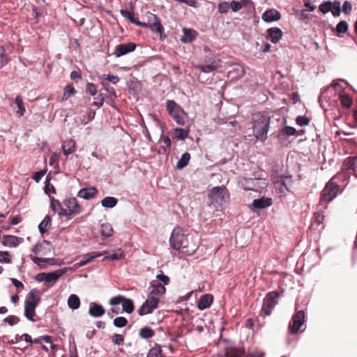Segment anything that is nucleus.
Returning a JSON list of instances; mask_svg holds the SVG:
<instances>
[{"label":"nucleus","instance_id":"obj_1","mask_svg":"<svg viewBox=\"0 0 357 357\" xmlns=\"http://www.w3.org/2000/svg\"><path fill=\"white\" fill-rule=\"evenodd\" d=\"M169 243L173 249L176 250H182L183 252L193 253L197 249L195 244L189 243L188 234H185L181 227H176L172 231Z\"/></svg>","mask_w":357,"mask_h":357},{"label":"nucleus","instance_id":"obj_2","mask_svg":"<svg viewBox=\"0 0 357 357\" xmlns=\"http://www.w3.org/2000/svg\"><path fill=\"white\" fill-rule=\"evenodd\" d=\"M271 118L263 113L257 112L252 116V132L259 141L264 142L267 138Z\"/></svg>","mask_w":357,"mask_h":357},{"label":"nucleus","instance_id":"obj_3","mask_svg":"<svg viewBox=\"0 0 357 357\" xmlns=\"http://www.w3.org/2000/svg\"><path fill=\"white\" fill-rule=\"evenodd\" d=\"M40 301V292L37 289H32L26 296L24 301V316L31 321H35L36 309Z\"/></svg>","mask_w":357,"mask_h":357},{"label":"nucleus","instance_id":"obj_4","mask_svg":"<svg viewBox=\"0 0 357 357\" xmlns=\"http://www.w3.org/2000/svg\"><path fill=\"white\" fill-rule=\"evenodd\" d=\"M210 204L213 205L217 210L229 203V194L225 187H215L210 190L208 194Z\"/></svg>","mask_w":357,"mask_h":357},{"label":"nucleus","instance_id":"obj_5","mask_svg":"<svg viewBox=\"0 0 357 357\" xmlns=\"http://www.w3.org/2000/svg\"><path fill=\"white\" fill-rule=\"evenodd\" d=\"M339 190V185L333 181V178L331 179L321 192L319 205L326 208L327 204L337 197Z\"/></svg>","mask_w":357,"mask_h":357},{"label":"nucleus","instance_id":"obj_6","mask_svg":"<svg viewBox=\"0 0 357 357\" xmlns=\"http://www.w3.org/2000/svg\"><path fill=\"white\" fill-rule=\"evenodd\" d=\"M168 114L179 125L184 126L188 119V114L183 108L174 100H168L166 102Z\"/></svg>","mask_w":357,"mask_h":357},{"label":"nucleus","instance_id":"obj_7","mask_svg":"<svg viewBox=\"0 0 357 357\" xmlns=\"http://www.w3.org/2000/svg\"><path fill=\"white\" fill-rule=\"evenodd\" d=\"M222 66V61L220 59L213 55L205 56L202 63L197 65L196 68L205 73H210Z\"/></svg>","mask_w":357,"mask_h":357},{"label":"nucleus","instance_id":"obj_8","mask_svg":"<svg viewBox=\"0 0 357 357\" xmlns=\"http://www.w3.org/2000/svg\"><path fill=\"white\" fill-rule=\"evenodd\" d=\"M279 294L278 291H271L268 293L263 300V304L261 307V312L265 316H269L272 310L278 303Z\"/></svg>","mask_w":357,"mask_h":357},{"label":"nucleus","instance_id":"obj_9","mask_svg":"<svg viewBox=\"0 0 357 357\" xmlns=\"http://www.w3.org/2000/svg\"><path fill=\"white\" fill-rule=\"evenodd\" d=\"M147 17L148 22H142L145 25L141 26L150 28L151 31L158 33L160 36H162V33H164V28L160 22V19L156 16V15L151 13H148Z\"/></svg>","mask_w":357,"mask_h":357},{"label":"nucleus","instance_id":"obj_10","mask_svg":"<svg viewBox=\"0 0 357 357\" xmlns=\"http://www.w3.org/2000/svg\"><path fill=\"white\" fill-rule=\"evenodd\" d=\"M159 301L151 296H148L146 300L139 309L138 314L140 316H144L151 314L154 310L158 307Z\"/></svg>","mask_w":357,"mask_h":357},{"label":"nucleus","instance_id":"obj_11","mask_svg":"<svg viewBox=\"0 0 357 357\" xmlns=\"http://www.w3.org/2000/svg\"><path fill=\"white\" fill-rule=\"evenodd\" d=\"M305 321V313L303 310L297 311L292 317L289 325L291 333H296Z\"/></svg>","mask_w":357,"mask_h":357},{"label":"nucleus","instance_id":"obj_12","mask_svg":"<svg viewBox=\"0 0 357 357\" xmlns=\"http://www.w3.org/2000/svg\"><path fill=\"white\" fill-rule=\"evenodd\" d=\"M263 184L264 185H266V183L265 180L258 178H245L242 181V185L245 190H254L258 191L259 185Z\"/></svg>","mask_w":357,"mask_h":357},{"label":"nucleus","instance_id":"obj_13","mask_svg":"<svg viewBox=\"0 0 357 357\" xmlns=\"http://www.w3.org/2000/svg\"><path fill=\"white\" fill-rule=\"evenodd\" d=\"M64 205L68 210L69 216H75L81 213V206L75 197H70L65 200Z\"/></svg>","mask_w":357,"mask_h":357},{"label":"nucleus","instance_id":"obj_14","mask_svg":"<svg viewBox=\"0 0 357 357\" xmlns=\"http://www.w3.org/2000/svg\"><path fill=\"white\" fill-rule=\"evenodd\" d=\"M136 48L134 43H121L116 46L115 51L113 54L116 57L122 56L126 54L133 52Z\"/></svg>","mask_w":357,"mask_h":357},{"label":"nucleus","instance_id":"obj_15","mask_svg":"<svg viewBox=\"0 0 357 357\" xmlns=\"http://www.w3.org/2000/svg\"><path fill=\"white\" fill-rule=\"evenodd\" d=\"M66 272L65 268L58 269L54 272L46 273L45 275V284L48 288H50L54 285L58 279Z\"/></svg>","mask_w":357,"mask_h":357},{"label":"nucleus","instance_id":"obj_16","mask_svg":"<svg viewBox=\"0 0 357 357\" xmlns=\"http://www.w3.org/2000/svg\"><path fill=\"white\" fill-rule=\"evenodd\" d=\"M106 252H91L85 255H83L81 257L82 259L77 263L78 267H82L86 265L89 263L93 261L96 258L105 255Z\"/></svg>","mask_w":357,"mask_h":357},{"label":"nucleus","instance_id":"obj_17","mask_svg":"<svg viewBox=\"0 0 357 357\" xmlns=\"http://www.w3.org/2000/svg\"><path fill=\"white\" fill-rule=\"evenodd\" d=\"M280 18V13L275 8L266 10L261 15L262 20L268 23L278 21Z\"/></svg>","mask_w":357,"mask_h":357},{"label":"nucleus","instance_id":"obj_18","mask_svg":"<svg viewBox=\"0 0 357 357\" xmlns=\"http://www.w3.org/2000/svg\"><path fill=\"white\" fill-rule=\"evenodd\" d=\"M150 292L148 296H151L157 298L160 301V297L165 293L166 289L164 285L160 283L154 284L151 283L149 287Z\"/></svg>","mask_w":357,"mask_h":357},{"label":"nucleus","instance_id":"obj_19","mask_svg":"<svg viewBox=\"0 0 357 357\" xmlns=\"http://www.w3.org/2000/svg\"><path fill=\"white\" fill-rule=\"evenodd\" d=\"M282 36V31L278 27H271L266 31V38L275 44L280 41Z\"/></svg>","mask_w":357,"mask_h":357},{"label":"nucleus","instance_id":"obj_20","mask_svg":"<svg viewBox=\"0 0 357 357\" xmlns=\"http://www.w3.org/2000/svg\"><path fill=\"white\" fill-rule=\"evenodd\" d=\"M213 301V296L210 294H206L200 296L197 301V307L204 310L211 307Z\"/></svg>","mask_w":357,"mask_h":357},{"label":"nucleus","instance_id":"obj_21","mask_svg":"<svg viewBox=\"0 0 357 357\" xmlns=\"http://www.w3.org/2000/svg\"><path fill=\"white\" fill-rule=\"evenodd\" d=\"M105 313L104 307L96 303L91 302L89 304V314L91 317L98 318L102 317Z\"/></svg>","mask_w":357,"mask_h":357},{"label":"nucleus","instance_id":"obj_22","mask_svg":"<svg viewBox=\"0 0 357 357\" xmlns=\"http://www.w3.org/2000/svg\"><path fill=\"white\" fill-rule=\"evenodd\" d=\"M343 169L347 170L357 177V158H347L343 163Z\"/></svg>","mask_w":357,"mask_h":357},{"label":"nucleus","instance_id":"obj_23","mask_svg":"<svg viewBox=\"0 0 357 357\" xmlns=\"http://www.w3.org/2000/svg\"><path fill=\"white\" fill-rule=\"evenodd\" d=\"M22 241V238H20L15 236L6 235L3 237L2 243L5 246L15 248L17 247Z\"/></svg>","mask_w":357,"mask_h":357},{"label":"nucleus","instance_id":"obj_24","mask_svg":"<svg viewBox=\"0 0 357 357\" xmlns=\"http://www.w3.org/2000/svg\"><path fill=\"white\" fill-rule=\"evenodd\" d=\"M183 36L181 38V40L183 43H189L192 42L198 35L196 31L187 28H184L183 29Z\"/></svg>","mask_w":357,"mask_h":357},{"label":"nucleus","instance_id":"obj_25","mask_svg":"<svg viewBox=\"0 0 357 357\" xmlns=\"http://www.w3.org/2000/svg\"><path fill=\"white\" fill-rule=\"evenodd\" d=\"M272 204V199L271 198H261L254 199L250 208L254 211V208L261 209L269 206Z\"/></svg>","mask_w":357,"mask_h":357},{"label":"nucleus","instance_id":"obj_26","mask_svg":"<svg viewBox=\"0 0 357 357\" xmlns=\"http://www.w3.org/2000/svg\"><path fill=\"white\" fill-rule=\"evenodd\" d=\"M97 192L98 190L94 187L89 188H82L78 192L77 196L80 198L89 200L93 198Z\"/></svg>","mask_w":357,"mask_h":357},{"label":"nucleus","instance_id":"obj_27","mask_svg":"<svg viewBox=\"0 0 357 357\" xmlns=\"http://www.w3.org/2000/svg\"><path fill=\"white\" fill-rule=\"evenodd\" d=\"M121 15L129 20L132 24H135L139 26H144L145 24L137 20V18L135 17V13L128 10H121Z\"/></svg>","mask_w":357,"mask_h":357},{"label":"nucleus","instance_id":"obj_28","mask_svg":"<svg viewBox=\"0 0 357 357\" xmlns=\"http://www.w3.org/2000/svg\"><path fill=\"white\" fill-rule=\"evenodd\" d=\"M76 143L73 139L66 140L62 145L63 154L66 156L74 152Z\"/></svg>","mask_w":357,"mask_h":357},{"label":"nucleus","instance_id":"obj_29","mask_svg":"<svg viewBox=\"0 0 357 357\" xmlns=\"http://www.w3.org/2000/svg\"><path fill=\"white\" fill-rule=\"evenodd\" d=\"M14 105H16L17 107V110H16V114L19 116H22L25 113V107L24 105L23 100L21 96H17L15 98V100L14 103H11L10 106L14 107Z\"/></svg>","mask_w":357,"mask_h":357},{"label":"nucleus","instance_id":"obj_30","mask_svg":"<svg viewBox=\"0 0 357 357\" xmlns=\"http://www.w3.org/2000/svg\"><path fill=\"white\" fill-rule=\"evenodd\" d=\"M160 143L162 144L160 149L162 151V153L169 154L170 153L171 147V139L168 136L161 135L160 139Z\"/></svg>","mask_w":357,"mask_h":357},{"label":"nucleus","instance_id":"obj_31","mask_svg":"<svg viewBox=\"0 0 357 357\" xmlns=\"http://www.w3.org/2000/svg\"><path fill=\"white\" fill-rule=\"evenodd\" d=\"M292 177L291 176H281L276 182H275V188L283 185L284 188L289 190V188L291 185Z\"/></svg>","mask_w":357,"mask_h":357},{"label":"nucleus","instance_id":"obj_32","mask_svg":"<svg viewBox=\"0 0 357 357\" xmlns=\"http://www.w3.org/2000/svg\"><path fill=\"white\" fill-rule=\"evenodd\" d=\"M188 129L176 128L173 130L174 137L178 140H185L188 137Z\"/></svg>","mask_w":357,"mask_h":357},{"label":"nucleus","instance_id":"obj_33","mask_svg":"<svg viewBox=\"0 0 357 357\" xmlns=\"http://www.w3.org/2000/svg\"><path fill=\"white\" fill-rule=\"evenodd\" d=\"M155 335V331L149 326H144L139 331V336L142 339H149Z\"/></svg>","mask_w":357,"mask_h":357},{"label":"nucleus","instance_id":"obj_34","mask_svg":"<svg viewBox=\"0 0 357 357\" xmlns=\"http://www.w3.org/2000/svg\"><path fill=\"white\" fill-rule=\"evenodd\" d=\"M68 305L72 310H77L80 306V300L75 294H71L68 299Z\"/></svg>","mask_w":357,"mask_h":357},{"label":"nucleus","instance_id":"obj_35","mask_svg":"<svg viewBox=\"0 0 357 357\" xmlns=\"http://www.w3.org/2000/svg\"><path fill=\"white\" fill-rule=\"evenodd\" d=\"M190 159V155L189 153L185 152L184 153L181 158L179 159V160L176 163V169H183L189 162Z\"/></svg>","mask_w":357,"mask_h":357},{"label":"nucleus","instance_id":"obj_36","mask_svg":"<svg viewBox=\"0 0 357 357\" xmlns=\"http://www.w3.org/2000/svg\"><path fill=\"white\" fill-rule=\"evenodd\" d=\"M122 308L123 312L128 314L132 313L135 308L132 300L125 298V300H123L122 303Z\"/></svg>","mask_w":357,"mask_h":357},{"label":"nucleus","instance_id":"obj_37","mask_svg":"<svg viewBox=\"0 0 357 357\" xmlns=\"http://www.w3.org/2000/svg\"><path fill=\"white\" fill-rule=\"evenodd\" d=\"M51 218L50 215H46L43 221L39 224L38 229L41 234L47 231L48 227L51 225Z\"/></svg>","mask_w":357,"mask_h":357},{"label":"nucleus","instance_id":"obj_38","mask_svg":"<svg viewBox=\"0 0 357 357\" xmlns=\"http://www.w3.org/2000/svg\"><path fill=\"white\" fill-rule=\"evenodd\" d=\"M146 357H164L161 347L155 344L149 351Z\"/></svg>","mask_w":357,"mask_h":357},{"label":"nucleus","instance_id":"obj_39","mask_svg":"<svg viewBox=\"0 0 357 357\" xmlns=\"http://www.w3.org/2000/svg\"><path fill=\"white\" fill-rule=\"evenodd\" d=\"M100 233L104 237H110L113 234V229L109 223L102 224L100 227Z\"/></svg>","mask_w":357,"mask_h":357},{"label":"nucleus","instance_id":"obj_40","mask_svg":"<svg viewBox=\"0 0 357 357\" xmlns=\"http://www.w3.org/2000/svg\"><path fill=\"white\" fill-rule=\"evenodd\" d=\"M117 202V199L113 197H106L101 201L102 206L105 208H113Z\"/></svg>","mask_w":357,"mask_h":357},{"label":"nucleus","instance_id":"obj_41","mask_svg":"<svg viewBox=\"0 0 357 357\" xmlns=\"http://www.w3.org/2000/svg\"><path fill=\"white\" fill-rule=\"evenodd\" d=\"M9 61V56L3 46H0V68L4 67Z\"/></svg>","mask_w":357,"mask_h":357},{"label":"nucleus","instance_id":"obj_42","mask_svg":"<svg viewBox=\"0 0 357 357\" xmlns=\"http://www.w3.org/2000/svg\"><path fill=\"white\" fill-rule=\"evenodd\" d=\"M341 105L343 107L349 108L352 105V100L347 94H342L340 96Z\"/></svg>","mask_w":357,"mask_h":357},{"label":"nucleus","instance_id":"obj_43","mask_svg":"<svg viewBox=\"0 0 357 357\" xmlns=\"http://www.w3.org/2000/svg\"><path fill=\"white\" fill-rule=\"evenodd\" d=\"M348 23L344 20H342L336 25L335 31L338 33H344L348 31Z\"/></svg>","mask_w":357,"mask_h":357},{"label":"nucleus","instance_id":"obj_44","mask_svg":"<svg viewBox=\"0 0 357 357\" xmlns=\"http://www.w3.org/2000/svg\"><path fill=\"white\" fill-rule=\"evenodd\" d=\"M332 7H333L332 1H324V3H321L319 6V9L322 13L326 14V13H328L329 11H331V10H332Z\"/></svg>","mask_w":357,"mask_h":357},{"label":"nucleus","instance_id":"obj_45","mask_svg":"<svg viewBox=\"0 0 357 357\" xmlns=\"http://www.w3.org/2000/svg\"><path fill=\"white\" fill-rule=\"evenodd\" d=\"M332 10H331L332 15L334 17H339L341 14L340 2L339 1H335L333 3L332 2Z\"/></svg>","mask_w":357,"mask_h":357},{"label":"nucleus","instance_id":"obj_46","mask_svg":"<svg viewBox=\"0 0 357 357\" xmlns=\"http://www.w3.org/2000/svg\"><path fill=\"white\" fill-rule=\"evenodd\" d=\"M108 96L103 93H100L97 98H96V101L93 102V105L100 107L103 105L104 101L105 98H107Z\"/></svg>","mask_w":357,"mask_h":357},{"label":"nucleus","instance_id":"obj_47","mask_svg":"<svg viewBox=\"0 0 357 357\" xmlns=\"http://www.w3.org/2000/svg\"><path fill=\"white\" fill-rule=\"evenodd\" d=\"M113 324L117 328H123L128 324V320L123 317H118L114 319Z\"/></svg>","mask_w":357,"mask_h":357},{"label":"nucleus","instance_id":"obj_48","mask_svg":"<svg viewBox=\"0 0 357 357\" xmlns=\"http://www.w3.org/2000/svg\"><path fill=\"white\" fill-rule=\"evenodd\" d=\"M112 342L118 346H121L124 342V335L121 334H114L112 336Z\"/></svg>","mask_w":357,"mask_h":357},{"label":"nucleus","instance_id":"obj_49","mask_svg":"<svg viewBox=\"0 0 357 357\" xmlns=\"http://www.w3.org/2000/svg\"><path fill=\"white\" fill-rule=\"evenodd\" d=\"M76 93V91L73 86L68 84L64 88L63 98L68 99L71 95Z\"/></svg>","mask_w":357,"mask_h":357},{"label":"nucleus","instance_id":"obj_50","mask_svg":"<svg viewBox=\"0 0 357 357\" xmlns=\"http://www.w3.org/2000/svg\"><path fill=\"white\" fill-rule=\"evenodd\" d=\"M296 132V128L291 126H285L284 127L281 131V135H288V136H292L294 135Z\"/></svg>","mask_w":357,"mask_h":357},{"label":"nucleus","instance_id":"obj_51","mask_svg":"<svg viewBox=\"0 0 357 357\" xmlns=\"http://www.w3.org/2000/svg\"><path fill=\"white\" fill-rule=\"evenodd\" d=\"M12 262L10 258L9 252L7 251H0V263L10 264Z\"/></svg>","mask_w":357,"mask_h":357},{"label":"nucleus","instance_id":"obj_52","mask_svg":"<svg viewBox=\"0 0 357 357\" xmlns=\"http://www.w3.org/2000/svg\"><path fill=\"white\" fill-rule=\"evenodd\" d=\"M102 81L105 80L107 82H110L114 84H117L119 82V78L118 76L114 75H106L104 74L102 76Z\"/></svg>","mask_w":357,"mask_h":357},{"label":"nucleus","instance_id":"obj_53","mask_svg":"<svg viewBox=\"0 0 357 357\" xmlns=\"http://www.w3.org/2000/svg\"><path fill=\"white\" fill-rule=\"evenodd\" d=\"M296 124L300 126H305L309 124L310 119L306 116H298L296 119Z\"/></svg>","mask_w":357,"mask_h":357},{"label":"nucleus","instance_id":"obj_54","mask_svg":"<svg viewBox=\"0 0 357 357\" xmlns=\"http://www.w3.org/2000/svg\"><path fill=\"white\" fill-rule=\"evenodd\" d=\"M20 321V319L15 315H9L3 319V322L13 326Z\"/></svg>","mask_w":357,"mask_h":357},{"label":"nucleus","instance_id":"obj_55","mask_svg":"<svg viewBox=\"0 0 357 357\" xmlns=\"http://www.w3.org/2000/svg\"><path fill=\"white\" fill-rule=\"evenodd\" d=\"M125 298L126 297H124L123 296L118 295V296L112 297L109 300V303L111 305H119L120 303L122 304L123 300H125Z\"/></svg>","mask_w":357,"mask_h":357},{"label":"nucleus","instance_id":"obj_56","mask_svg":"<svg viewBox=\"0 0 357 357\" xmlns=\"http://www.w3.org/2000/svg\"><path fill=\"white\" fill-rule=\"evenodd\" d=\"M123 257V253L121 252L113 253L104 257L103 260L109 259L111 261H115L120 259Z\"/></svg>","mask_w":357,"mask_h":357},{"label":"nucleus","instance_id":"obj_57","mask_svg":"<svg viewBox=\"0 0 357 357\" xmlns=\"http://www.w3.org/2000/svg\"><path fill=\"white\" fill-rule=\"evenodd\" d=\"M218 8L220 13H226L230 9L229 3L226 1H222L219 3Z\"/></svg>","mask_w":357,"mask_h":357},{"label":"nucleus","instance_id":"obj_58","mask_svg":"<svg viewBox=\"0 0 357 357\" xmlns=\"http://www.w3.org/2000/svg\"><path fill=\"white\" fill-rule=\"evenodd\" d=\"M29 258L32 260V261L36 265L43 268L45 263V258H40L37 257H33V255H30Z\"/></svg>","mask_w":357,"mask_h":357},{"label":"nucleus","instance_id":"obj_59","mask_svg":"<svg viewBox=\"0 0 357 357\" xmlns=\"http://www.w3.org/2000/svg\"><path fill=\"white\" fill-rule=\"evenodd\" d=\"M102 84L107 93L115 98L117 97L116 92L114 87L110 86L108 83H105L103 81L102 82Z\"/></svg>","mask_w":357,"mask_h":357},{"label":"nucleus","instance_id":"obj_60","mask_svg":"<svg viewBox=\"0 0 357 357\" xmlns=\"http://www.w3.org/2000/svg\"><path fill=\"white\" fill-rule=\"evenodd\" d=\"M351 10H352V5H351V2L349 1H345L343 3V6H342L343 13L346 15H349L351 12Z\"/></svg>","mask_w":357,"mask_h":357},{"label":"nucleus","instance_id":"obj_61","mask_svg":"<svg viewBox=\"0 0 357 357\" xmlns=\"http://www.w3.org/2000/svg\"><path fill=\"white\" fill-rule=\"evenodd\" d=\"M50 208L54 213H56L57 211V208H61V204H60L59 201L53 197L51 198Z\"/></svg>","mask_w":357,"mask_h":357},{"label":"nucleus","instance_id":"obj_62","mask_svg":"<svg viewBox=\"0 0 357 357\" xmlns=\"http://www.w3.org/2000/svg\"><path fill=\"white\" fill-rule=\"evenodd\" d=\"M86 91L91 96H95L97 93V88L96 86L93 83H87L86 84Z\"/></svg>","mask_w":357,"mask_h":357},{"label":"nucleus","instance_id":"obj_63","mask_svg":"<svg viewBox=\"0 0 357 357\" xmlns=\"http://www.w3.org/2000/svg\"><path fill=\"white\" fill-rule=\"evenodd\" d=\"M229 7L233 12H238L241 9V3H240V1H232L229 3Z\"/></svg>","mask_w":357,"mask_h":357},{"label":"nucleus","instance_id":"obj_64","mask_svg":"<svg viewBox=\"0 0 357 357\" xmlns=\"http://www.w3.org/2000/svg\"><path fill=\"white\" fill-rule=\"evenodd\" d=\"M242 354L240 350H235L234 351L226 352L225 357H241Z\"/></svg>","mask_w":357,"mask_h":357}]
</instances>
